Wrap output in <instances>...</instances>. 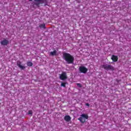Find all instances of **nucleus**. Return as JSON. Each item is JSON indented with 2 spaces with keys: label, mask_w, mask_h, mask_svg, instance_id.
I'll list each match as a JSON object with an SVG mask.
<instances>
[{
  "label": "nucleus",
  "mask_w": 131,
  "mask_h": 131,
  "mask_svg": "<svg viewBox=\"0 0 131 131\" xmlns=\"http://www.w3.org/2000/svg\"><path fill=\"white\" fill-rule=\"evenodd\" d=\"M62 58L68 64H73L74 62V57L69 53H63Z\"/></svg>",
  "instance_id": "1"
},
{
  "label": "nucleus",
  "mask_w": 131,
  "mask_h": 131,
  "mask_svg": "<svg viewBox=\"0 0 131 131\" xmlns=\"http://www.w3.org/2000/svg\"><path fill=\"white\" fill-rule=\"evenodd\" d=\"M33 1V0H29V2H32ZM33 3V6H36V7H38V8H39V5H40V4H45L44 7L48 6V0H34Z\"/></svg>",
  "instance_id": "2"
},
{
  "label": "nucleus",
  "mask_w": 131,
  "mask_h": 131,
  "mask_svg": "<svg viewBox=\"0 0 131 131\" xmlns=\"http://www.w3.org/2000/svg\"><path fill=\"white\" fill-rule=\"evenodd\" d=\"M101 68H103L104 70L106 71H114V67L112 66L111 64H108L107 63L101 66Z\"/></svg>",
  "instance_id": "3"
},
{
  "label": "nucleus",
  "mask_w": 131,
  "mask_h": 131,
  "mask_svg": "<svg viewBox=\"0 0 131 131\" xmlns=\"http://www.w3.org/2000/svg\"><path fill=\"white\" fill-rule=\"evenodd\" d=\"M78 119L82 123H84V122H85V120L89 119V115H88V114H82Z\"/></svg>",
  "instance_id": "4"
},
{
  "label": "nucleus",
  "mask_w": 131,
  "mask_h": 131,
  "mask_svg": "<svg viewBox=\"0 0 131 131\" xmlns=\"http://www.w3.org/2000/svg\"><path fill=\"white\" fill-rule=\"evenodd\" d=\"M88 69L85 67L84 66H81L79 68V71L80 72V73H83L84 74H85L86 72H88Z\"/></svg>",
  "instance_id": "5"
},
{
  "label": "nucleus",
  "mask_w": 131,
  "mask_h": 131,
  "mask_svg": "<svg viewBox=\"0 0 131 131\" xmlns=\"http://www.w3.org/2000/svg\"><path fill=\"white\" fill-rule=\"evenodd\" d=\"M60 79L61 80H66L67 79V75L66 74V72H63L59 76Z\"/></svg>",
  "instance_id": "6"
},
{
  "label": "nucleus",
  "mask_w": 131,
  "mask_h": 131,
  "mask_svg": "<svg viewBox=\"0 0 131 131\" xmlns=\"http://www.w3.org/2000/svg\"><path fill=\"white\" fill-rule=\"evenodd\" d=\"M1 43L2 46H8V45H9V40L4 39L3 40L1 41Z\"/></svg>",
  "instance_id": "7"
},
{
  "label": "nucleus",
  "mask_w": 131,
  "mask_h": 131,
  "mask_svg": "<svg viewBox=\"0 0 131 131\" xmlns=\"http://www.w3.org/2000/svg\"><path fill=\"white\" fill-rule=\"evenodd\" d=\"M21 61L17 62V66H18V67H19V68H20L22 70H24V69H25V68H26V67L21 65Z\"/></svg>",
  "instance_id": "8"
},
{
  "label": "nucleus",
  "mask_w": 131,
  "mask_h": 131,
  "mask_svg": "<svg viewBox=\"0 0 131 131\" xmlns=\"http://www.w3.org/2000/svg\"><path fill=\"white\" fill-rule=\"evenodd\" d=\"M64 119L65 121H67V122H69V121L71 120V117H70V116L69 115H66L64 116Z\"/></svg>",
  "instance_id": "9"
},
{
  "label": "nucleus",
  "mask_w": 131,
  "mask_h": 131,
  "mask_svg": "<svg viewBox=\"0 0 131 131\" xmlns=\"http://www.w3.org/2000/svg\"><path fill=\"white\" fill-rule=\"evenodd\" d=\"M112 60L113 62H117L118 61V57L113 55L112 56Z\"/></svg>",
  "instance_id": "10"
},
{
  "label": "nucleus",
  "mask_w": 131,
  "mask_h": 131,
  "mask_svg": "<svg viewBox=\"0 0 131 131\" xmlns=\"http://www.w3.org/2000/svg\"><path fill=\"white\" fill-rule=\"evenodd\" d=\"M50 56H57V50H54L53 51L51 52Z\"/></svg>",
  "instance_id": "11"
},
{
  "label": "nucleus",
  "mask_w": 131,
  "mask_h": 131,
  "mask_svg": "<svg viewBox=\"0 0 131 131\" xmlns=\"http://www.w3.org/2000/svg\"><path fill=\"white\" fill-rule=\"evenodd\" d=\"M27 65L29 67H32V66H33V63L31 61H28L27 62Z\"/></svg>",
  "instance_id": "12"
},
{
  "label": "nucleus",
  "mask_w": 131,
  "mask_h": 131,
  "mask_svg": "<svg viewBox=\"0 0 131 131\" xmlns=\"http://www.w3.org/2000/svg\"><path fill=\"white\" fill-rule=\"evenodd\" d=\"M40 28H43L44 29H46V24H43L39 26Z\"/></svg>",
  "instance_id": "13"
},
{
  "label": "nucleus",
  "mask_w": 131,
  "mask_h": 131,
  "mask_svg": "<svg viewBox=\"0 0 131 131\" xmlns=\"http://www.w3.org/2000/svg\"><path fill=\"white\" fill-rule=\"evenodd\" d=\"M61 86H63V88H66V82H61Z\"/></svg>",
  "instance_id": "14"
},
{
  "label": "nucleus",
  "mask_w": 131,
  "mask_h": 131,
  "mask_svg": "<svg viewBox=\"0 0 131 131\" xmlns=\"http://www.w3.org/2000/svg\"><path fill=\"white\" fill-rule=\"evenodd\" d=\"M32 111H29V112H28V114L29 115H32Z\"/></svg>",
  "instance_id": "15"
},
{
  "label": "nucleus",
  "mask_w": 131,
  "mask_h": 131,
  "mask_svg": "<svg viewBox=\"0 0 131 131\" xmlns=\"http://www.w3.org/2000/svg\"><path fill=\"white\" fill-rule=\"evenodd\" d=\"M77 85L79 86V88H81V84L80 83H77Z\"/></svg>",
  "instance_id": "16"
},
{
  "label": "nucleus",
  "mask_w": 131,
  "mask_h": 131,
  "mask_svg": "<svg viewBox=\"0 0 131 131\" xmlns=\"http://www.w3.org/2000/svg\"><path fill=\"white\" fill-rule=\"evenodd\" d=\"M85 105H86V106H88V107H90V104H89V103H86V104H85Z\"/></svg>",
  "instance_id": "17"
}]
</instances>
